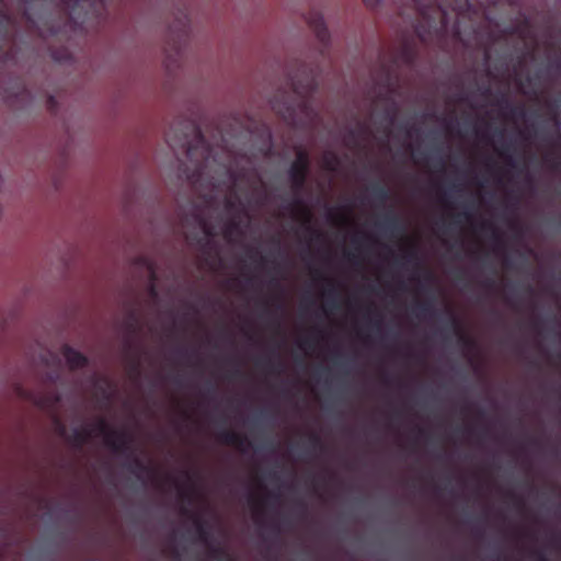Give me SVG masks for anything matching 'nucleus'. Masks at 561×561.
Masks as SVG:
<instances>
[{
    "mask_svg": "<svg viewBox=\"0 0 561 561\" xmlns=\"http://www.w3.org/2000/svg\"><path fill=\"white\" fill-rule=\"evenodd\" d=\"M187 157L191 161L198 162L199 158L203 160V164L197 171L198 176L203 175L207 169L210 170L213 168V163L216 162L213 149H210L206 145L205 140L199 136L196 137V145L188 148Z\"/></svg>",
    "mask_w": 561,
    "mask_h": 561,
    "instance_id": "f257e3e1",
    "label": "nucleus"
},
{
    "mask_svg": "<svg viewBox=\"0 0 561 561\" xmlns=\"http://www.w3.org/2000/svg\"><path fill=\"white\" fill-rule=\"evenodd\" d=\"M308 168V157L305 152L299 151L297 158L290 169V178L295 186H301L304 184L306 172Z\"/></svg>",
    "mask_w": 561,
    "mask_h": 561,
    "instance_id": "f03ea898",
    "label": "nucleus"
},
{
    "mask_svg": "<svg viewBox=\"0 0 561 561\" xmlns=\"http://www.w3.org/2000/svg\"><path fill=\"white\" fill-rule=\"evenodd\" d=\"M309 24L313 28L319 41H321L322 43H325L329 39V33H328L327 27L323 23V20L320 15H317L313 19H310Z\"/></svg>",
    "mask_w": 561,
    "mask_h": 561,
    "instance_id": "7ed1b4c3",
    "label": "nucleus"
},
{
    "mask_svg": "<svg viewBox=\"0 0 561 561\" xmlns=\"http://www.w3.org/2000/svg\"><path fill=\"white\" fill-rule=\"evenodd\" d=\"M64 356L70 368H79L87 363L85 357L72 348H65Z\"/></svg>",
    "mask_w": 561,
    "mask_h": 561,
    "instance_id": "20e7f679",
    "label": "nucleus"
},
{
    "mask_svg": "<svg viewBox=\"0 0 561 561\" xmlns=\"http://www.w3.org/2000/svg\"><path fill=\"white\" fill-rule=\"evenodd\" d=\"M88 436H102L107 445H111L114 448L119 447L114 442H112L107 424L103 420L98 422L96 428L93 432L88 433Z\"/></svg>",
    "mask_w": 561,
    "mask_h": 561,
    "instance_id": "39448f33",
    "label": "nucleus"
},
{
    "mask_svg": "<svg viewBox=\"0 0 561 561\" xmlns=\"http://www.w3.org/2000/svg\"><path fill=\"white\" fill-rule=\"evenodd\" d=\"M415 2V4L417 5V9L420 10L421 14L424 16V18H427L428 14H427V11H426V5L425 4H422L421 0H413Z\"/></svg>",
    "mask_w": 561,
    "mask_h": 561,
    "instance_id": "423d86ee",
    "label": "nucleus"
},
{
    "mask_svg": "<svg viewBox=\"0 0 561 561\" xmlns=\"http://www.w3.org/2000/svg\"><path fill=\"white\" fill-rule=\"evenodd\" d=\"M32 400L41 408H48L50 405V403L44 399L33 398Z\"/></svg>",
    "mask_w": 561,
    "mask_h": 561,
    "instance_id": "0eeeda50",
    "label": "nucleus"
},
{
    "mask_svg": "<svg viewBox=\"0 0 561 561\" xmlns=\"http://www.w3.org/2000/svg\"><path fill=\"white\" fill-rule=\"evenodd\" d=\"M363 1H364L366 7L368 5V7H371V8L377 5L380 2V0H363Z\"/></svg>",
    "mask_w": 561,
    "mask_h": 561,
    "instance_id": "6e6552de",
    "label": "nucleus"
},
{
    "mask_svg": "<svg viewBox=\"0 0 561 561\" xmlns=\"http://www.w3.org/2000/svg\"><path fill=\"white\" fill-rule=\"evenodd\" d=\"M436 11L440 15V18L444 19L445 12L440 8H438Z\"/></svg>",
    "mask_w": 561,
    "mask_h": 561,
    "instance_id": "1a4fd4ad",
    "label": "nucleus"
},
{
    "mask_svg": "<svg viewBox=\"0 0 561 561\" xmlns=\"http://www.w3.org/2000/svg\"><path fill=\"white\" fill-rule=\"evenodd\" d=\"M16 392H18V394H19L20 397H25V398L27 397V394H26V393H24L23 391H21L19 388L16 389Z\"/></svg>",
    "mask_w": 561,
    "mask_h": 561,
    "instance_id": "9d476101",
    "label": "nucleus"
},
{
    "mask_svg": "<svg viewBox=\"0 0 561 561\" xmlns=\"http://www.w3.org/2000/svg\"><path fill=\"white\" fill-rule=\"evenodd\" d=\"M150 290H151V294L154 296L156 293H154V284L153 283L150 285Z\"/></svg>",
    "mask_w": 561,
    "mask_h": 561,
    "instance_id": "9b49d317",
    "label": "nucleus"
},
{
    "mask_svg": "<svg viewBox=\"0 0 561 561\" xmlns=\"http://www.w3.org/2000/svg\"><path fill=\"white\" fill-rule=\"evenodd\" d=\"M437 0H430V4L432 5V3H436Z\"/></svg>",
    "mask_w": 561,
    "mask_h": 561,
    "instance_id": "f8f14e48",
    "label": "nucleus"
},
{
    "mask_svg": "<svg viewBox=\"0 0 561 561\" xmlns=\"http://www.w3.org/2000/svg\"><path fill=\"white\" fill-rule=\"evenodd\" d=\"M188 179H193L195 178V174H192V175H187Z\"/></svg>",
    "mask_w": 561,
    "mask_h": 561,
    "instance_id": "ddd939ff",
    "label": "nucleus"
}]
</instances>
